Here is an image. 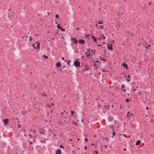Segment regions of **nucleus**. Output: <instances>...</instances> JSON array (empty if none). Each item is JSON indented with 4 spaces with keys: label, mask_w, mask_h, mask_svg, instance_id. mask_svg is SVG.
Returning <instances> with one entry per match:
<instances>
[{
    "label": "nucleus",
    "mask_w": 154,
    "mask_h": 154,
    "mask_svg": "<svg viewBox=\"0 0 154 154\" xmlns=\"http://www.w3.org/2000/svg\"><path fill=\"white\" fill-rule=\"evenodd\" d=\"M20 124H18V127H17V128L18 129L20 127Z\"/></svg>",
    "instance_id": "nucleus-28"
},
{
    "label": "nucleus",
    "mask_w": 154,
    "mask_h": 154,
    "mask_svg": "<svg viewBox=\"0 0 154 154\" xmlns=\"http://www.w3.org/2000/svg\"><path fill=\"white\" fill-rule=\"evenodd\" d=\"M126 101L127 102H128L129 101V100L128 99V98H127L126 99Z\"/></svg>",
    "instance_id": "nucleus-29"
},
{
    "label": "nucleus",
    "mask_w": 154,
    "mask_h": 154,
    "mask_svg": "<svg viewBox=\"0 0 154 154\" xmlns=\"http://www.w3.org/2000/svg\"><path fill=\"white\" fill-rule=\"evenodd\" d=\"M29 136L30 137V138H31V135L30 134H29Z\"/></svg>",
    "instance_id": "nucleus-42"
},
{
    "label": "nucleus",
    "mask_w": 154,
    "mask_h": 154,
    "mask_svg": "<svg viewBox=\"0 0 154 154\" xmlns=\"http://www.w3.org/2000/svg\"><path fill=\"white\" fill-rule=\"evenodd\" d=\"M124 85L123 84H122V88H123L124 87Z\"/></svg>",
    "instance_id": "nucleus-38"
},
{
    "label": "nucleus",
    "mask_w": 154,
    "mask_h": 154,
    "mask_svg": "<svg viewBox=\"0 0 154 154\" xmlns=\"http://www.w3.org/2000/svg\"><path fill=\"white\" fill-rule=\"evenodd\" d=\"M56 153L57 154H61V152L60 150L59 149L57 150Z\"/></svg>",
    "instance_id": "nucleus-8"
},
{
    "label": "nucleus",
    "mask_w": 154,
    "mask_h": 154,
    "mask_svg": "<svg viewBox=\"0 0 154 154\" xmlns=\"http://www.w3.org/2000/svg\"><path fill=\"white\" fill-rule=\"evenodd\" d=\"M111 106H112V107H113V105H112H112H111Z\"/></svg>",
    "instance_id": "nucleus-47"
},
{
    "label": "nucleus",
    "mask_w": 154,
    "mask_h": 154,
    "mask_svg": "<svg viewBox=\"0 0 154 154\" xmlns=\"http://www.w3.org/2000/svg\"><path fill=\"white\" fill-rule=\"evenodd\" d=\"M85 70H88L89 69V67L87 66V65H86L84 67Z\"/></svg>",
    "instance_id": "nucleus-11"
},
{
    "label": "nucleus",
    "mask_w": 154,
    "mask_h": 154,
    "mask_svg": "<svg viewBox=\"0 0 154 154\" xmlns=\"http://www.w3.org/2000/svg\"><path fill=\"white\" fill-rule=\"evenodd\" d=\"M24 136H26V134H24Z\"/></svg>",
    "instance_id": "nucleus-55"
},
{
    "label": "nucleus",
    "mask_w": 154,
    "mask_h": 154,
    "mask_svg": "<svg viewBox=\"0 0 154 154\" xmlns=\"http://www.w3.org/2000/svg\"><path fill=\"white\" fill-rule=\"evenodd\" d=\"M57 26L58 29H61V27L60 26V25L59 24H58Z\"/></svg>",
    "instance_id": "nucleus-15"
},
{
    "label": "nucleus",
    "mask_w": 154,
    "mask_h": 154,
    "mask_svg": "<svg viewBox=\"0 0 154 154\" xmlns=\"http://www.w3.org/2000/svg\"><path fill=\"white\" fill-rule=\"evenodd\" d=\"M85 141H87L88 140V139L87 138H85Z\"/></svg>",
    "instance_id": "nucleus-34"
},
{
    "label": "nucleus",
    "mask_w": 154,
    "mask_h": 154,
    "mask_svg": "<svg viewBox=\"0 0 154 154\" xmlns=\"http://www.w3.org/2000/svg\"><path fill=\"white\" fill-rule=\"evenodd\" d=\"M52 104L53 105H54V104L53 103H52Z\"/></svg>",
    "instance_id": "nucleus-60"
},
{
    "label": "nucleus",
    "mask_w": 154,
    "mask_h": 154,
    "mask_svg": "<svg viewBox=\"0 0 154 154\" xmlns=\"http://www.w3.org/2000/svg\"><path fill=\"white\" fill-rule=\"evenodd\" d=\"M44 96H46V94H44Z\"/></svg>",
    "instance_id": "nucleus-59"
},
{
    "label": "nucleus",
    "mask_w": 154,
    "mask_h": 154,
    "mask_svg": "<svg viewBox=\"0 0 154 154\" xmlns=\"http://www.w3.org/2000/svg\"><path fill=\"white\" fill-rule=\"evenodd\" d=\"M151 4V2H149V5L150 4Z\"/></svg>",
    "instance_id": "nucleus-64"
},
{
    "label": "nucleus",
    "mask_w": 154,
    "mask_h": 154,
    "mask_svg": "<svg viewBox=\"0 0 154 154\" xmlns=\"http://www.w3.org/2000/svg\"><path fill=\"white\" fill-rule=\"evenodd\" d=\"M40 44L39 42H36L35 44L32 45V46L34 48L38 50L39 48Z\"/></svg>",
    "instance_id": "nucleus-1"
},
{
    "label": "nucleus",
    "mask_w": 154,
    "mask_h": 154,
    "mask_svg": "<svg viewBox=\"0 0 154 154\" xmlns=\"http://www.w3.org/2000/svg\"><path fill=\"white\" fill-rule=\"evenodd\" d=\"M151 45L150 44H149L148 46H145V48H146L147 49L149 48V47L151 46Z\"/></svg>",
    "instance_id": "nucleus-16"
},
{
    "label": "nucleus",
    "mask_w": 154,
    "mask_h": 154,
    "mask_svg": "<svg viewBox=\"0 0 154 154\" xmlns=\"http://www.w3.org/2000/svg\"><path fill=\"white\" fill-rule=\"evenodd\" d=\"M8 119H5L3 120V121L4 122V125H6L8 123L7 121H8Z\"/></svg>",
    "instance_id": "nucleus-6"
},
{
    "label": "nucleus",
    "mask_w": 154,
    "mask_h": 154,
    "mask_svg": "<svg viewBox=\"0 0 154 154\" xmlns=\"http://www.w3.org/2000/svg\"><path fill=\"white\" fill-rule=\"evenodd\" d=\"M60 29L62 30V31H64L65 30V29H62V28H61V29Z\"/></svg>",
    "instance_id": "nucleus-33"
},
{
    "label": "nucleus",
    "mask_w": 154,
    "mask_h": 154,
    "mask_svg": "<svg viewBox=\"0 0 154 154\" xmlns=\"http://www.w3.org/2000/svg\"><path fill=\"white\" fill-rule=\"evenodd\" d=\"M112 134H113V135H115V132L114 131H113V132L112 133Z\"/></svg>",
    "instance_id": "nucleus-31"
},
{
    "label": "nucleus",
    "mask_w": 154,
    "mask_h": 154,
    "mask_svg": "<svg viewBox=\"0 0 154 154\" xmlns=\"http://www.w3.org/2000/svg\"><path fill=\"white\" fill-rule=\"evenodd\" d=\"M64 57H62V58H61V59H62V60H64Z\"/></svg>",
    "instance_id": "nucleus-37"
},
{
    "label": "nucleus",
    "mask_w": 154,
    "mask_h": 154,
    "mask_svg": "<svg viewBox=\"0 0 154 154\" xmlns=\"http://www.w3.org/2000/svg\"><path fill=\"white\" fill-rule=\"evenodd\" d=\"M107 48L109 50H112L113 49V48L112 47V44H111L110 45L109 44H107Z\"/></svg>",
    "instance_id": "nucleus-3"
},
{
    "label": "nucleus",
    "mask_w": 154,
    "mask_h": 154,
    "mask_svg": "<svg viewBox=\"0 0 154 154\" xmlns=\"http://www.w3.org/2000/svg\"><path fill=\"white\" fill-rule=\"evenodd\" d=\"M72 123H73V124H74V125H76V126L77 125V123H76V122H73Z\"/></svg>",
    "instance_id": "nucleus-20"
},
{
    "label": "nucleus",
    "mask_w": 154,
    "mask_h": 154,
    "mask_svg": "<svg viewBox=\"0 0 154 154\" xmlns=\"http://www.w3.org/2000/svg\"><path fill=\"white\" fill-rule=\"evenodd\" d=\"M43 56L44 57L45 59H47L48 58V57L45 55H43Z\"/></svg>",
    "instance_id": "nucleus-25"
},
{
    "label": "nucleus",
    "mask_w": 154,
    "mask_h": 154,
    "mask_svg": "<svg viewBox=\"0 0 154 154\" xmlns=\"http://www.w3.org/2000/svg\"><path fill=\"white\" fill-rule=\"evenodd\" d=\"M141 143V142L139 140L137 141L136 143V145L137 146L139 145Z\"/></svg>",
    "instance_id": "nucleus-12"
},
{
    "label": "nucleus",
    "mask_w": 154,
    "mask_h": 154,
    "mask_svg": "<svg viewBox=\"0 0 154 154\" xmlns=\"http://www.w3.org/2000/svg\"><path fill=\"white\" fill-rule=\"evenodd\" d=\"M101 46V45H98L97 46Z\"/></svg>",
    "instance_id": "nucleus-56"
},
{
    "label": "nucleus",
    "mask_w": 154,
    "mask_h": 154,
    "mask_svg": "<svg viewBox=\"0 0 154 154\" xmlns=\"http://www.w3.org/2000/svg\"><path fill=\"white\" fill-rule=\"evenodd\" d=\"M91 37L93 38V40L95 42H97V39L94 36L92 35L91 36Z\"/></svg>",
    "instance_id": "nucleus-9"
},
{
    "label": "nucleus",
    "mask_w": 154,
    "mask_h": 154,
    "mask_svg": "<svg viewBox=\"0 0 154 154\" xmlns=\"http://www.w3.org/2000/svg\"><path fill=\"white\" fill-rule=\"evenodd\" d=\"M114 42H115V41H114V40H113L112 41V42L113 43H114Z\"/></svg>",
    "instance_id": "nucleus-44"
},
{
    "label": "nucleus",
    "mask_w": 154,
    "mask_h": 154,
    "mask_svg": "<svg viewBox=\"0 0 154 154\" xmlns=\"http://www.w3.org/2000/svg\"><path fill=\"white\" fill-rule=\"evenodd\" d=\"M73 65L77 67L80 66V63L78 60H75L74 62Z\"/></svg>",
    "instance_id": "nucleus-2"
},
{
    "label": "nucleus",
    "mask_w": 154,
    "mask_h": 154,
    "mask_svg": "<svg viewBox=\"0 0 154 154\" xmlns=\"http://www.w3.org/2000/svg\"><path fill=\"white\" fill-rule=\"evenodd\" d=\"M128 78H130V75H128Z\"/></svg>",
    "instance_id": "nucleus-46"
},
{
    "label": "nucleus",
    "mask_w": 154,
    "mask_h": 154,
    "mask_svg": "<svg viewBox=\"0 0 154 154\" xmlns=\"http://www.w3.org/2000/svg\"><path fill=\"white\" fill-rule=\"evenodd\" d=\"M79 140V138H78V139H77V140L78 141Z\"/></svg>",
    "instance_id": "nucleus-52"
},
{
    "label": "nucleus",
    "mask_w": 154,
    "mask_h": 154,
    "mask_svg": "<svg viewBox=\"0 0 154 154\" xmlns=\"http://www.w3.org/2000/svg\"><path fill=\"white\" fill-rule=\"evenodd\" d=\"M82 121V122H83V119H82V121Z\"/></svg>",
    "instance_id": "nucleus-45"
},
{
    "label": "nucleus",
    "mask_w": 154,
    "mask_h": 154,
    "mask_svg": "<svg viewBox=\"0 0 154 154\" xmlns=\"http://www.w3.org/2000/svg\"><path fill=\"white\" fill-rule=\"evenodd\" d=\"M60 147L61 148H64V147L62 145H60Z\"/></svg>",
    "instance_id": "nucleus-24"
},
{
    "label": "nucleus",
    "mask_w": 154,
    "mask_h": 154,
    "mask_svg": "<svg viewBox=\"0 0 154 154\" xmlns=\"http://www.w3.org/2000/svg\"><path fill=\"white\" fill-rule=\"evenodd\" d=\"M102 71L103 72H106L105 71L103 70H102Z\"/></svg>",
    "instance_id": "nucleus-50"
},
{
    "label": "nucleus",
    "mask_w": 154,
    "mask_h": 154,
    "mask_svg": "<svg viewBox=\"0 0 154 154\" xmlns=\"http://www.w3.org/2000/svg\"><path fill=\"white\" fill-rule=\"evenodd\" d=\"M79 42L81 44H84L85 43V41L83 40L79 39Z\"/></svg>",
    "instance_id": "nucleus-5"
},
{
    "label": "nucleus",
    "mask_w": 154,
    "mask_h": 154,
    "mask_svg": "<svg viewBox=\"0 0 154 154\" xmlns=\"http://www.w3.org/2000/svg\"><path fill=\"white\" fill-rule=\"evenodd\" d=\"M55 17L57 18H58L59 17V16L58 14H56Z\"/></svg>",
    "instance_id": "nucleus-26"
},
{
    "label": "nucleus",
    "mask_w": 154,
    "mask_h": 154,
    "mask_svg": "<svg viewBox=\"0 0 154 154\" xmlns=\"http://www.w3.org/2000/svg\"><path fill=\"white\" fill-rule=\"evenodd\" d=\"M91 145H92V146H94V144L93 143H91Z\"/></svg>",
    "instance_id": "nucleus-43"
},
{
    "label": "nucleus",
    "mask_w": 154,
    "mask_h": 154,
    "mask_svg": "<svg viewBox=\"0 0 154 154\" xmlns=\"http://www.w3.org/2000/svg\"><path fill=\"white\" fill-rule=\"evenodd\" d=\"M141 93L140 92H139V94H141Z\"/></svg>",
    "instance_id": "nucleus-62"
},
{
    "label": "nucleus",
    "mask_w": 154,
    "mask_h": 154,
    "mask_svg": "<svg viewBox=\"0 0 154 154\" xmlns=\"http://www.w3.org/2000/svg\"><path fill=\"white\" fill-rule=\"evenodd\" d=\"M101 29H102L103 28V26H99Z\"/></svg>",
    "instance_id": "nucleus-18"
},
{
    "label": "nucleus",
    "mask_w": 154,
    "mask_h": 154,
    "mask_svg": "<svg viewBox=\"0 0 154 154\" xmlns=\"http://www.w3.org/2000/svg\"><path fill=\"white\" fill-rule=\"evenodd\" d=\"M98 24H102L103 23V20H102L101 21H98Z\"/></svg>",
    "instance_id": "nucleus-17"
},
{
    "label": "nucleus",
    "mask_w": 154,
    "mask_h": 154,
    "mask_svg": "<svg viewBox=\"0 0 154 154\" xmlns=\"http://www.w3.org/2000/svg\"><path fill=\"white\" fill-rule=\"evenodd\" d=\"M127 81H128V82H129V79H127Z\"/></svg>",
    "instance_id": "nucleus-48"
},
{
    "label": "nucleus",
    "mask_w": 154,
    "mask_h": 154,
    "mask_svg": "<svg viewBox=\"0 0 154 154\" xmlns=\"http://www.w3.org/2000/svg\"><path fill=\"white\" fill-rule=\"evenodd\" d=\"M61 64L60 63L58 62L57 63L56 66L57 67H61Z\"/></svg>",
    "instance_id": "nucleus-10"
},
{
    "label": "nucleus",
    "mask_w": 154,
    "mask_h": 154,
    "mask_svg": "<svg viewBox=\"0 0 154 154\" xmlns=\"http://www.w3.org/2000/svg\"><path fill=\"white\" fill-rule=\"evenodd\" d=\"M85 54L87 55V56L89 57L91 55V54L90 53H85Z\"/></svg>",
    "instance_id": "nucleus-13"
},
{
    "label": "nucleus",
    "mask_w": 154,
    "mask_h": 154,
    "mask_svg": "<svg viewBox=\"0 0 154 154\" xmlns=\"http://www.w3.org/2000/svg\"><path fill=\"white\" fill-rule=\"evenodd\" d=\"M47 14H49V12H48V13H47Z\"/></svg>",
    "instance_id": "nucleus-63"
},
{
    "label": "nucleus",
    "mask_w": 154,
    "mask_h": 154,
    "mask_svg": "<svg viewBox=\"0 0 154 154\" xmlns=\"http://www.w3.org/2000/svg\"><path fill=\"white\" fill-rule=\"evenodd\" d=\"M71 41L73 42L75 44H77L78 41L75 38H72L71 39Z\"/></svg>",
    "instance_id": "nucleus-4"
},
{
    "label": "nucleus",
    "mask_w": 154,
    "mask_h": 154,
    "mask_svg": "<svg viewBox=\"0 0 154 154\" xmlns=\"http://www.w3.org/2000/svg\"><path fill=\"white\" fill-rule=\"evenodd\" d=\"M103 39H105L106 38V37L105 36H103Z\"/></svg>",
    "instance_id": "nucleus-36"
},
{
    "label": "nucleus",
    "mask_w": 154,
    "mask_h": 154,
    "mask_svg": "<svg viewBox=\"0 0 154 154\" xmlns=\"http://www.w3.org/2000/svg\"><path fill=\"white\" fill-rule=\"evenodd\" d=\"M40 132L42 134H43L45 132V131H44V130H42V131H40Z\"/></svg>",
    "instance_id": "nucleus-22"
},
{
    "label": "nucleus",
    "mask_w": 154,
    "mask_h": 154,
    "mask_svg": "<svg viewBox=\"0 0 154 154\" xmlns=\"http://www.w3.org/2000/svg\"><path fill=\"white\" fill-rule=\"evenodd\" d=\"M123 150H124L125 151L126 150V149L125 148H124Z\"/></svg>",
    "instance_id": "nucleus-49"
},
{
    "label": "nucleus",
    "mask_w": 154,
    "mask_h": 154,
    "mask_svg": "<svg viewBox=\"0 0 154 154\" xmlns=\"http://www.w3.org/2000/svg\"><path fill=\"white\" fill-rule=\"evenodd\" d=\"M72 140V139H71L70 140V141H71Z\"/></svg>",
    "instance_id": "nucleus-61"
},
{
    "label": "nucleus",
    "mask_w": 154,
    "mask_h": 154,
    "mask_svg": "<svg viewBox=\"0 0 154 154\" xmlns=\"http://www.w3.org/2000/svg\"><path fill=\"white\" fill-rule=\"evenodd\" d=\"M71 114H71V116H73V113H74V112L73 111H71Z\"/></svg>",
    "instance_id": "nucleus-23"
},
{
    "label": "nucleus",
    "mask_w": 154,
    "mask_h": 154,
    "mask_svg": "<svg viewBox=\"0 0 154 154\" xmlns=\"http://www.w3.org/2000/svg\"><path fill=\"white\" fill-rule=\"evenodd\" d=\"M87 147L86 146H85V149H87Z\"/></svg>",
    "instance_id": "nucleus-35"
},
{
    "label": "nucleus",
    "mask_w": 154,
    "mask_h": 154,
    "mask_svg": "<svg viewBox=\"0 0 154 154\" xmlns=\"http://www.w3.org/2000/svg\"><path fill=\"white\" fill-rule=\"evenodd\" d=\"M69 60H67V59H65V60H64V61L66 63H67V62Z\"/></svg>",
    "instance_id": "nucleus-30"
},
{
    "label": "nucleus",
    "mask_w": 154,
    "mask_h": 154,
    "mask_svg": "<svg viewBox=\"0 0 154 154\" xmlns=\"http://www.w3.org/2000/svg\"><path fill=\"white\" fill-rule=\"evenodd\" d=\"M146 109L148 110V109H149L148 107H146Z\"/></svg>",
    "instance_id": "nucleus-40"
},
{
    "label": "nucleus",
    "mask_w": 154,
    "mask_h": 154,
    "mask_svg": "<svg viewBox=\"0 0 154 154\" xmlns=\"http://www.w3.org/2000/svg\"><path fill=\"white\" fill-rule=\"evenodd\" d=\"M101 57H100V59L101 60H103V61H105L106 60H105V59H101Z\"/></svg>",
    "instance_id": "nucleus-32"
},
{
    "label": "nucleus",
    "mask_w": 154,
    "mask_h": 154,
    "mask_svg": "<svg viewBox=\"0 0 154 154\" xmlns=\"http://www.w3.org/2000/svg\"><path fill=\"white\" fill-rule=\"evenodd\" d=\"M94 153L97 154L98 153V152L97 151L94 150L93 152Z\"/></svg>",
    "instance_id": "nucleus-19"
},
{
    "label": "nucleus",
    "mask_w": 154,
    "mask_h": 154,
    "mask_svg": "<svg viewBox=\"0 0 154 154\" xmlns=\"http://www.w3.org/2000/svg\"><path fill=\"white\" fill-rule=\"evenodd\" d=\"M130 116V113L129 112H128V114H127V117H128L129 116Z\"/></svg>",
    "instance_id": "nucleus-21"
},
{
    "label": "nucleus",
    "mask_w": 154,
    "mask_h": 154,
    "mask_svg": "<svg viewBox=\"0 0 154 154\" xmlns=\"http://www.w3.org/2000/svg\"><path fill=\"white\" fill-rule=\"evenodd\" d=\"M106 42H103V44L104 45H105V44H106Z\"/></svg>",
    "instance_id": "nucleus-39"
},
{
    "label": "nucleus",
    "mask_w": 154,
    "mask_h": 154,
    "mask_svg": "<svg viewBox=\"0 0 154 154\" xmlns=\"http://www.w3.org/2000/svg\"><path fill=\"white\" fill-rule=\"evenodd\" d=\"M95 26H97V23H96V24L95 25Z\"/></svg>",
    "instance_id": "nucleus-41"
},
{
    "label": "nucleus",
    "mask_w": 154,
    "mask_h": 154,
    "mask_svg": "<svg viewBox=\"0 0 154 154\" xmlns=\"http://www.w3.org/2000/svg\"><path fill=\"white\" fill-rule=\"evenodd\" d=\"M133 91H135V89H134V90H133Z\"/></svg>",
    "instance_id": "nucleus-58"
},
{
    "label": "nucleus",
    "mask_w": 154,
    "mask_h": 154,
    "mask_svg": "<svg viewBox=\"0 0 154 154\" xmlns=\"http://www.w3.org/2000/svg\"><path fill=\"white\" fill-rule=\"evenodd\" d=\"M122 65L125 67L127 69H128V65L127 64L124 63L123 64H122Z\"/></svg>",
    "instance_id": "nucleus-7"
},
{
    "label": "nucleus",
    "mask_w": 154,
    "mask_h": 154,
    "mask_svg": "<svg viewBox=\"0 0 154 154\" xmlns=\"http://www.w3.org/2000/svg\"><path fill=\"white\" fill-rule=\"evenodd\" d=\"M133 115V114H130V116H132Z\"/></svg>",
    "instance_id": "nucleus-54"
},
{
    "label": "nucleus",
    "mask_w": 154,
    "mask_h": 154,
    "mask_svg": "<svg viewBox=\"0 0 154 154\" xmlns=\"http://www.w3.org/2000/svg\"><path fill=\"white\" fill-rule=\"evenodd\" d=\"M82 71H83V72L84 71V70L83 69H82Z\"/></svg>",
    "instance_id": "nucleus-51"
},
{
    "label": "nucleus",
    "mask_w": 154,
    "mask_h": 154,
    "mask_svg": "<svg viewBox=\"0 0 154 154\" xmlns=\"http://www.w3.org/2000/svg\"><path fill=\"white\" fill-rule=\"evenodd\" d=\"M112 138H113V136H112Z\"/></svg>",
    "instance_id": "nucleus-57"
},
{
    "label": "nucleus",
    "mask_w": 154,
    "mask_h": 154,
    "mask_svg": "<svg viewBox=\"0 0 154 154\" xmlns=\"http://www.w3.org/2000/svg\"><path fill=\"white\" fill-rule=\"evenodd\" d=\"M32 38L30 36L29 37V41H31V40H32Z\"/></svg>",
    "instance_id": "nucleus-27"
},
{
    "label": "nucleus",
    "mask_w": 154,
    "mask_h": 154,
    "mask_svg": "<svg viewBox=\"0 0 154 154\" xmlns=\"http://www.w3.org/2000/svg\"><path fill=\"white\" fill-rule=\"evenodd\" d=\"M34 133H35V130H34Z\"/></svg>",
    "instance_id": "nucleus-53"
},
{
    "label": "nucleus",
    "mask_w": 154,
    "mask_h": 154,
    "mask_svg": "<svg viewBox=\"0 0 154 154\" xmlns=\"http://www.w3.org/2000/svg\"><path fill=\"white\" fill-rule=\"evenodd\" d=\"M71 62V61L70 60H69L67 62V64L69 66L70 65V63Z\"/></svg>",
    "instance_id": "nucleus-14"
}]
</instances>
